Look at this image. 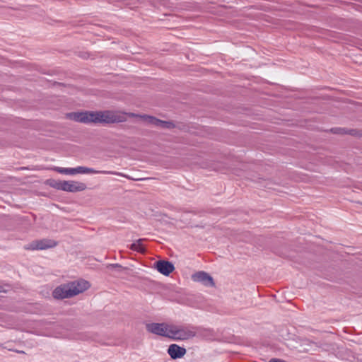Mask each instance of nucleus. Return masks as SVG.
<instances>
[{"instance_id": "nucleus-15", "label": "nucleus", "mask_w": 362, "mask_h": 362, "mask_svg": "<svg viewBox=\"0 0 362 362\" xmlns=\"http://www.w3.org/2000/svg\"><path fill=\"white\" fill-rule=\"evenodd\" d=\"M269 362H286L283 360L278 359V358H272L269 361Z\"/></svg>"}, {"instance_id": "nucleus-2", "label": "nucleus", "mask_w": 362, "mask_h": 362, "mask_svg": "<svg viewBox=\"0 0 362 362\" xmlns=\"http://www.w3.org/2000/svg\"><path fill=\"white\" fill-rule=\"evenodd\" d=\"M90 286L89 282L85 280L71 281L57 287L52 296L56 299L71 298L86 291Z\"/></svg>"}, {"instance_id": "nucleus-9", "label": "nucleus", "mask_w": 362, "mask_h": 362, "mask_svg": "<svg viewBox=\"0 0 362 362\" xmlns=\"http://www.w3.org/2000/svg\"><path fill=\"white\" fill-rule=\"evenodd\" d=\"M168 353L173 359L180 358L186 354V349L173 344L169 346Z\"/></svg>"}, {"instance_id": "nucleus-4", "label": "nucleus", "mask_w": 362, "mask_h": 362, "mask_svg": "<svg viewBox=\"0 0 362 362\" xmlns=\"http://www.w3.org/2000/svg\"><path fill=\"white\" fill-rule=\"evenodd\" d=\"M56 170L62 174L66 175H76V174H112V175H120L116 172H110L105 170H95L93 168H89L83 166H78L77 168H57Z\"/></svg>"}, {"instance_id": "nucleus-7", "label": "nucleus", "mask_w": 362, "mask_h": 362, "mask_svg": "<svg viewBox=\"0 0 362 362\" xmlns=\"http://www.w3.org/2000/svg\"><path fill=\"white\" fill-rule=\"evenodd\" d=\"M86 189V185L85 183L74 181V180H63V189L62 191L69 192H81Z\"/></svg>"}, {"instance_id": "nucleus-3", "label": "nucleus", "mask_w": 362, "mask_h": 362, "mask_svg": "<svg viewBox=\"0 0 362 362\" xmlns=\"http://www.w3.org/2000/svg\"><path fill=\"white\" fill-rule=\"evenodd\" d=\"M196 335L194 328L191 327L177 326L172 324L170 339L174 340H187Z\"/></svg>"}, {"instance_id": "nucleus-5", "label": "nucleus", "mask_w": 362, "mask_h": 362, "mask_svg": "<svg viewBox=\"0 0 362 362\" xmlns=\"http://www.w3.org/2000/svg\"><path fill=\"white\" fill-rule=\"evenodd\" d=\"M172 324L151 323L146 325V329L153 334L170 338Z\"/></svg>"}, {"instance_id": "nucleus-11", "label": "nucleus", "mask_w": 362, "mask_h": 362, "mask_svg": "<svg viewBox=\"0 0 362 362\" xmlns=\"http://www.w3.org/2000/svg\"><path fill=\"white\" fill-rule=\"evenodd\" d=\"M139 117L146 122L154 124L156 126H159L163 128H171L173 127V124L170 122L161 121L153 117L148 115H143Z\"/></svg>"}, {"instance_id": "nucleus-8", "label": "nucleus", "mask_w": 362, "mask_h": 362, "mask_svg": "<svg viewBox=\"0 0 362 362\" xmlns=\"http://www.w3.org/2000/svg\"><path fill=\"white\" fill-rule=\"evenodd\" d=\"M192 279L194 281L201 282L205 286H213V279L206 272H199L192 275Z\"/></svg>"}, {"instance_id": "nucleus-12", "label": "nucleus", "mask_w": 362, "mask_h": 362, "mask_svg": "<svg viewBox=\"0 0 362 362\" xmlns=\"http://www.w3.org/2000/svg\"><path fill=\"white\" fill-rule=\"evenodd\" d=\"M142 241H143V240H141V239L136 240L135 243H134L131 245V249L132 250L139 252L140 253H144L146 251V249H145L144 245L142 243Z\"/></svg>"}, {"instance_id": "nucleus-16", "label": "nucleus", "mask_w": 362, "mask_h": 362, "mask_svg": "<svg viewBox=\"0 0 362 362\" xmlns=\"http://www.w3.org/2000/svg\"><path fill=\"white\" fill-rule=\"evenodd\" d=\"M1 291V290L0 289V292Z\"/></svg>"}, {"instance_id": "nucleus-13", "label": "nucleus", "mask_w": 362, "mask_h": 362, "mask_svg": "<svg viewBox=\"0 0 362 362\" xmlns=\"http://www.w3.org/2000/svg\"><path fill=\"white\" fill-rule=\"evenodd\" d=\"M48 183L56 189L62 190L63 189V180H49Z\"/></svg>"}, {"instance_id": "nucleus-1", "label": "nucleus", "mask_w": 362, "mask_h": 362, "mask_svg": "<svg viewBox=\"0 0 362 362\" xmlns=\"http://www.w3.org/2000/svg\"><path fill=\"white\" fill-rule=\"evenodd\" d=\"M127 116L135 117L132 113L120 111L76 112L67 115L69 119L82 123H115L127 119Z\"/></svg>"}, {"instance_id": "nucleus-10", "label": "nucleus", "mask_w": 362, "mask_h": 362, "mask_svg": "<svg viewBox=\"0 0 362 362\" xmlns=\"http://www.w3.org/2000/svg\"><path fill=\"white\" fill-rule=\"evenodd\" d=\"M157 270L163 275L168 276L173 272V264L168 261L160 260L156 262Z\"/></svg>"}, {"instance_id": "nucleus-6", "label": "nucleus", "mask_w": 362, "mask_h": 362, "mask_svg": "<svg viewBox=\"0 0 362 362\" xmlns=\"http://www.w3.org/2000/svg\"><path fill=\"white\" fill-rule=\"evenodd\" d=\"M57 245V243L54 240L49 239H42L33 241L32 243L27 245L25 248L30 250H46L54 247Z\"/></svg>"}, {"instance_id": "nucleus-14", "label": "nucleus", "mask_w": 362, "mask_h": 362, "mask_svg": "<svg viewBox=\"0 0 362 362\" xmlns=\"http://www.w3.org/2000/svg\"><path fill=\"white\" fill-rule=\"evenodd\" d=\"M110 266L112 267L119 268V271H122V270L124 269V268L121 265H119L118 264H110Z\"/></svg>"}]
</instances>
